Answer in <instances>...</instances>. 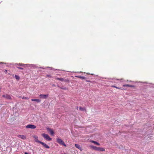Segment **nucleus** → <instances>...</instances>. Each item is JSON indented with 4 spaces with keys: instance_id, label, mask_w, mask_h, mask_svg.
Listing matches in <instances>:
<instances>
[{
    "instance_id": "nucleus-1",
    "label": "nucleus",
    "mask_w": 154,
    "mask_h": 154,
    "mask_svg": "<svg viewBox=\"0 0 154 154\" xmlns=\"http://www.w3.org/2000/svg\"><path fill=\"white\" fill-rule=\"evenodd\" d=\"M17 66H21L22 67H36V66L34 65H29V64H22V63H19V64H17Z\"/></svg>"
},
{
    "instance_id": "nucleus-2",
    "label": "nucleus",
    "mask_w": 154,
    "mask_h": 154,
    "mask_svg": "<svg viewBox=\"0 0 154 154\" xmlns=\"http://www.w3.org/2000/svg\"><path fill=\"white\" fill-rule=\"evenodd\" d=\"M42 136L46 140L48 141H50L52 139L49 136V135L45 134H42Z\"/></svg>"
},
{
    "instance_id": "nucleus-3",
    "label": "nucleus",
    "mask_w": 154,
    "mask_h": 154,
    "mask_svg": "<svg viewBox=\"0 0 154 154\" xmlns=\"http://www.w3.org/2000/svg\"><path fill=\"white\" fill-rule=\"evenodd\" d=\"M57 142L61 145H63L64 146H66V145L65 144L63 141L61 139L57 138Z\"/></svg>"
},
{
    "instance_id": "nucleus-4",
    "label": "nucleus",
    "mask_w": 154,
    "mask_h": 154,
    "mask_svg": "<svg viewBox=\"0 0 154 154\" xmlns=\"http://www.w3.org/2000/svg\"><path fill=\"white\" fill-rule=\"evenodd\" d=\"M49 95L48 94H40L39 95V97L42 99H47Z\"/></svg>"
},
{
    "instance_id": "nucleus-5",
    "label": "nucleus",
    "mask_w": 154,
    "mask_h": 154,
    "mask_svg": "<svg viewBox=\"0 0 154 154\" xmlns=\"http://www.w3.org/2000/svg\"><path fill=\"white\" fill-rule=\"evenodd\" d=\"M2 96L3 97L8 100H11L12 99L11 96L7 94H6L4 95H3Z\"/></svg>"
},
{
    "instance_id": "nucleus-6",
    "label": "nucleus",
    "mask_w": 154,
    "mask_h": 154,
    "mask_svg": "<svg viewBox=\"0 0 154 154\" xmlns=\"http://www.w3.org/2000/svg\"><path fill=\"white\" fill-rule=\"evenodd\" d=\"M36 127L35 125H28L26 126V128H30L31 129H35L36 128Z\"/></svg>"
},
{
    "instance_id": "nucleus-7",
    "label": "nucleus",
    "mask_w": 154,
    "mask_h": 154,
    "mask_svg": "<svg viewBox=\"0 0 154 154\" xmlns=\"http://www.w3.org/2000/svg\"><path fill=\"white\" fill-rule=\"evenodd\" d=\"M39 143H40L41 144H42L45 148H47V149H49L50 148L49 146L47 145L46 144H45V143H44L43 142H42V141H39Z\"/></svg>"
},
{
    "instance_id": "nucleus-8",
    "label": "nucleus",
    "mask_w": 154,
    "mask_h": 154,
    "mask_svg": "<svg viewBox=\"0 0 154 154\" xmlns=\"http://www.w3.org/2000/svg\"><path fill=\"white\" fill-rule=\"evenodd\" d=\"M47 130L50 132L51 135H54V133L52 129L48 128L47 129Z\"/></svg>"
},
{
    "instance_id": "nucleus-9",
    "label": "nucleus",
    "mask_w": 154,
    "mask_h": 154,
    "mask_svg": "<svg viewBox=\"0 0 154 154\" xmlns=\"http://www.w3.org/2000/svg\"><path fill=\"white\" fill-rule=\"evenodd\" d=\"M97 151H105V149L103 148H101L99 147H97Z\"/></svg>"
},
{
    "instance_id": "nucleus-10",
    "label": "nucleus",
    "mask_w": 154,
    "mask_h": 154,
    "mask_svg": "<svg viewBox=\"0 0 154 154\" xmlns=\"http://www.w3.org/2000/svg\"><path fill=\"white\" fill-rule=\"evenodd\" d=\"M18 137L23 140H25L26 138V136L24 135H19L18 136Z\"/></svg>"
},
{
    "instance_id": "nucleus-11",
    "label": "nucleus",
    "mask_w": 154,
    "mask_h": 154,
    "mask_svg": "<svg viewBox=\"0 0 154 154\" xmlns=\"http://www.w3.org/2000/svg\"><path fill=\"white\" fill-rule=\"evenodd\" d=\"M75 146L76 147L78 148L79 149H80V150H82L81 147V146L80 145H79L78 144H75Z\"/></svg>"
},
{
    "instance_id": "nucleus-12",
    "label": "nucleus",
    "mask_w": 154,
    "mask_h": 154,
    "mask_svg": "<svg viewBox=\"0 0 154 154\" xmlns=\"http://www.w3.org/2000/svg\"><path fill=\"white\" fill-rule=\"evenodd\" d=\"M31 100L33 101H36L38 103H39L41 102V100L39 99H32Z\"/></svg>"
},
{
    "instance_id": "nucleus-13",
    "label": "nucleus",
    "mask_w": 154,
    "mask_h": 154,
    "mask_svg": "<svg viewBox=\"0 0 154 154\" xmlns=\"http://www.w3.org/2000/svg\"><path fill=\"white\" fill-rule=\"evenodd\" d=\"M0 64H2V66H4V67H5V66H9L8 65V64H7V63H3L2 62H1L0 63Z\"/></svg>"
},
{
    "instance_id": "nucleus-14",
    "label": "nucleus",
    "mask_w": 154,
    "mask_h": 154,
    "mask_svg": "<svg viewBox=\"0 0 154 154\" xmlns=\"http://www.w3.org/2000/svg\"><path fill=\"white\" fill-rule=\"evenodd\" d=\"M55 79L57 80L61 81H65V82H66V80H65L64 79H63V78H59L57 77V78H55Z\"/></svg>"
},
{
    "instance_id": "nucleus-15",
    "label": "nucleus",
    "mask_w": 154,
    "mask_h": 154,
    "mask_svg": "<svg viewBox=\"0 0 154 154\" xmlns=\"http://www.w3.org/2000/svg\"><path fill=\"white\" fill-rule=\"evenodd\" d=\"M75 72V73H82V75H83L84 74H91V75H94V74H91V73H85V72Z\"/></svg>"
},
{
    "instance_id": "nucleus-16",
    "label": "nucleus",
    "mask_w": 154,
    "mask_h": 154,
    "mask_svg": "<svg viewBox=\"0 0 154 154\" xmlns=\"http://www.w3.org/2000/svg\"><path fill=\"white\" fill-rule=\"evenodd\" d=\"M90 147L91 148L93 149H94V150H95L96 151L97 150V147L96 146H94L93 145H91V146H90Z\"/></svg>"
},
{
    "instance_id": "nucleus-17",
    "label": "nucleus",
    "mask_w": 154,
    "mask_h": 154,
    "mask_svg": "<svg viewBox=\"0 0 154 154\" xmlns=\"http://www.w3.org/2000/svg\"><path fill=\"white\" fill-rule=\"evenodd\" d=\"M123 86L124 87H134V86L133 85H128V84L124 85H123Z\"/></svg>"
},
{
    "instance_id": "nucleus-18",
    "label": "nucleus",
    "mask_w": 154,
    "mask_h": 154,
    "mask_svg": "<svg viewBox=\"0 0 154 154\" xmlns=\"http://www.w3.org/2000/svg\"><path fill=\"white\" fill-rule=\"evenodd\" d=\"M33 137L35 139V141L36 142L39 143V141H40L38 140V137L37 136H33Z\"/></svg>"
},
{
    "instance_id": "nucleus-19",
    "label": "nucleus",
    "mask_w": 154,
    "mask_h": 154,
    "mask_svg": "<svg viewBox=\"0 0 154 154\" xmlns=\"http://www.w3.org/2000/svg\"><path fill=\"white\" fill-rule=\"evenodd\" d=\"M75 77L78 78H79L82 79H86V78L84 76H75Z\"/></svg>"
},
{
    "instance_id": "nucleus-20",
    "label": "nucleus",
    "mask_w": 154,
    "mask_h": 154,
    "mask_svg": "<svg viewBox=\"0 0 154 154\" xmlns=\"http://www.w3.org/2000/svg\"><path fill=\"white\" fill-rule=\"evenodd\" d=\"M91 142L92 143H94L95 144L98 145V146L100 145V144L99 143H98V142H97L96 141H93V140H92V141H91Z\"/></svg>"
},
{
    "instance_id": "nucleus-21",
    "label": "nucleus",
    "mask_w": 154,
    "mask_h": 154,
    "mask_svg": "<svg viewBox=\"0 0 154 154\" xmlns=\"http://www.w3.org/2000/svg\"><path fill=\"white\" fill-rule=\"evenodd\" d=\"M15 79L18 80H19V79H20V78L19 76L18 75H15Z\"/></svg>"
},
{
    "instance_id": "nucleus-22",
    "label": "nucleus",
    "mask_w": 154,
    "mask_h": 154,
    "mask_svg": "<svg viewBox=\"0 0 154 154\" xmlns=\"http://www.w3.org/2000/svg\"><path fill=\"white\" fill-rule=\"evenodd\" d=\"M79 109L80 110L82 111H84L85 110V109L84 108H82V107H79Z\"/></svg>"
},
{
    "instance_id": "nucleus-23",
    "label": "nucleus",
    "mask_w": 154,
    "mask_h": 154,
    "mask_svg": "<svg viewBox=\"0 0 154 154\" xmlns=\"http://www.w3.org/2000/svg\"><path fill=\"white\" fill-rule=\"evenodd\" d=\"M112 87H113V88H115L117 89H121V90L122 89V88H119L117 87H116V86H115V85H112Z\"/></svg>"
},
{
    "instance_id": "nucleus-24",
    "label": "nucleus",
    "mask_w": 154,
    "mask_h": 154,
    "mask_svg": "<svg viewBox=\"0 0 154 154\" xmlns=\"http://www.w3.org/2000/svg\"><path fill=\"white\" fill-rule=\"evenodd\" d=\"M52 70H54L53 69H52ZM54 70H55V72H56V73H57V71H59V73H60V71H61V70H60V69H58V70L57 69H54Z\"/></svg>"
},
{
    "instance_id": "nucleus-25",
    "label": "nucleus",
    "mask_w": 154,
    "mask_h": 154,
    "mask_svg": "<svg viewBox=\"0 0 154 154\" xmlns=\"http://www.w3.org/2000/svg\"><path fill=\"white\" fill-rule=\"evenodd\" d=\"M22 99H27L28 100L29 99V98L28 97H22Z\"/></svg>"
},
{
    "instance_id": "nucleus-26",
    "label": "nucleus",
    "mask_w": 154,
    "mask_h": 154,
    "mask_svg": "<svg viewBox=\"0 0 154 154\" xmlns=\"http://www.w3.org/2000/svg\"><path fill=\"white\" fill-rule=\"evenodd\" d=\"M46 76L48 77H51V76L50 75H47Z\"/></svg>"
},
{
    "instance_id": "nucleus-27",
    "label": "nucleus",
    "mask_w": 154,
    "mask_h": 154,
    "mask_svg": "<svg viewBox=\"0 0 154 154\" xmlns=\"http://www.w3.org/2000/svg\"><path fill=\"white\" fill-rule=\"evenodd\" d=\"M7 70H5L4 72H5V73H7Z\"/></svg>"
},
{
    "instance_id": "nucleus-28",
    "label": "nucleus",
    "mask_w": 154,
    "mask_h": 154,
    "mask_svg": "<svg viewBox=\"0 0 154 154\" xmlns=\"http://www.w3.org/2000/svg\"><path fill=\"white\" fill-rule=\"evenodd\" d=\"M76 109H78V106H77L76 107Z\"/></svg>"
},
{
    "instance_id": "nucleus-29",
    "label": "nucleus",
    "mask_w": 154,
    "mask_h": 154,
    "mask_svg": "<svg viewBox=\"0 0 154 154\" xmlns=\"http://www.w3.org/2000/svg\"><path fill=\"white\" fill-rule=\"evenodd\" d=\"M24 154H29L27 152H25L24 153Z\"/></svg>"
},
{
    "instance_id": "nucleus-30",
    "label": "nucleus",
    "mask_w": 154,
    "mask_h": 154,
    "mask_svg": "<svg viewBox=\"0 0 154 154\" xmlns=\"http://www.w3.org/2000/svg\"><path fill=\"white\" fill-rule=\"evenodd\" d=\"M20 69H23V68H19Z\"/></svg>"
},
{
    "instance_id": "nucleus-31",
    "label": "nucleus",
    "mask_w": 154,
    "mask_h": 154,
    "mask_svg": "<svg viewBox=\"0 0 154 154\" xmlns=\"http://www.w3.org/2000/svg\"><path fill=\"white\" fill-rule=\"evenodd\" d=\"M13 75V77H14V75Z\"/></svg>"
},
{
    "instance_id": "nucleus-32",
    "label": "nucleus",
    "mask_w": 154,
    "mask_h": 154,
    "mask_svg": "<svg viewBox=\"0 0 154 154\" xmlns=\"http://www.w3.org/2000/svg\"><path fill=\"white\" fill-rule=\"evenodd\" d=\"M0 90H1V88H0ZM1 91V90H0V92Z\"/></svg>"
}]
</instances>
